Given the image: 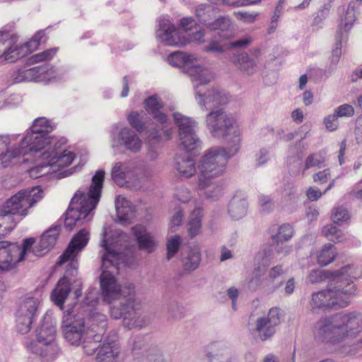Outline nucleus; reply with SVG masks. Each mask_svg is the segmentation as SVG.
<instances>
[{
	"mask_svg": "<svg viewBox=\"0 0 362 362\" xmlns=\"http://www.w3.org/2000/svg\"><path fill=\"white\" fill-rule=\"evenodd\" d=\"M102 246L105 252L102 257L100 286L105 301L112 303L120 300L119 305L111 306L110 314L115 319L123 318L129 328L141 327L145 322L136 312L139 302L136 298V286L134 283L119 284L115 274L119 273L120 265L131 267L135 262V247L132 245L129 237L118 230L110 232L105 228Z\"/></svg>",
	"mask_w": 362,
	"mask_h": 362,
	"instance_id": "nucleus-1",
	"label": "nucleus"
},
{
	"mask_svg": "<svg viewBox=\"0 0 362 362\" xmlns=\"http://www.w3.org/2000/svg\"><path fill=\"white\" fill-rule=\"evenodd\" d=\"M362 276V271L354 265H346L337 272L325 290L314 292L311 295L310 307L313 312L332 308H344L350 302L351 296L356 293V288L351 279Z\"/></svg>",
	"mask_w": 362,
	"mask_h": 362,
	"instance_id": "nucleus-2",
	"label": "nucleus"
},
{
	"mask_svg": "<svg viewBox=\"0 0 362 362\" xmlns=\"http://www.w3.org/2000/svg\"><path fill=\"white\" fill-rule=\"evenodd\" d=\"M234 156L226 146L211 148L200 158L197 187L206 199L216 200L222 195V187L217 178L225 173L228 159Z\"/></svg>",
	"mask_w": 362,
	"mask_h": 362,
	"instance_id": "nucleus-3",
	"label": "nucleus"
},
{
	"mask_svg": "<svg viewBox=\"0 0 362 362\" xmlns=\"http://www.w3.org/2000/svg\"><path fill=\"white\" fill-rule=\"evenodd\" d=\"M205 124L211 137L225 139L230 154L238 153L241 147L242 131L233 115L223 109H212L206 116Z\"/></svg>",
	"mask_w": 362,
	"mask_h": 362,
	"instance_id": "nucleus-4",
	"label": "nucleus"
},
{
	"mask_svg": "<svg viewBox=\"0 0 362 362\" xmlns=\"http://www.w3.org/2000/svg\"><path fill=\"white\" fill-rule=\"evenodd\" d=\"M61 144L59 141L54 142L43 153H38L37 156L41 158L42 163L30 170V177L34 178L42 177L47 173L44 169L48 166L59 170L72 163L76 154L68 149L62 150Z\"/></svg>",
	"mask_w": 362,
	"mask_h": 362,
	"instance_id": "nucleus-5",
	"label": "nucleus"
},
{
	"mask_svg": "<svg viewBox=\"0 0 362 362\" xmlns=\"http://www.w3.org/2000/svg\"><path fill=\"white\" fill-rule=\"evenodd\" d=\"M84 314L74 310H66L63 316L62 328L65 339L72 345H82L87 356L89 354V333L85 325Z\"/></svg>",
	"mask_w": 362,
	"mask_h": 362,
	"instance_id": "nucleus-6",
	"label": "nucleus"
},
{
	"mask_svg": "<svg viewBox=\"0 0 362 362\" xmlns=\"http://www.w3.org/2000/svg\"><path fill=\"white\" fill-rule=\"evenodd\" d=\"M53 129L51 121L45 117L35 119L26 135L22 139L26 151L34 152L37 156L45 147L52 144L54 139L47 136Z\"/></svg>",
	"mask_w": 362,
	"mask_h": 362,
	"instance_id": "nucleus-7",
	"label": "nucleus"
},
{
	"mask_svg": "<svg viewBox=\"0 0 362 362\" xmlns=\"http://www.w3.org/2000/svg\"><path fill=\"white\" fill-rule=\"evenodd\" d=\"M153 170L148 165L135 168L124 163H116L112 167L111 176L113 181L120 187H137V183L144 182L153 176Z\"/></svg>",
	"mask_w": 362,
	"mask_h": 362,
	"instance_id": "nucleus-8",
	"label": "nucleus"
},
{
	"mask_svg": "<svg viewBox=\"0 0 362 362\" xmlns=\"http://www.w3.org/2000/svg\"><path fill=\"white\" fill-rule=\"evenodd\" d=\"M43 197V191L40 187L23 189L13 195L4 204L3 214L18 215L25 217L28 210Z\"/></svg>",
	"mask_w": 362,
	"mask_h": 362,
	"instance_id": "nucleus-9",
	"label": "nucleus"
},
{
	"mask_svg": "<svg viewBox=\"0 0 362 362\" xmlns=\"http://www.w3.org/2000/svg\"><path fill=\"white\" fill-rule=\"evenodd\" d=\"M173 119L178 128L180 149L187 153L195 154L202 147V142L195 134L197 122L179 112L173 114Z\"/></svg>",
	"mask_w": 362,
	"mask_h": 362,
	"instance_id": "nucleus-10",
	"label": "nucleus"
},
{
	"mask_svg": "<svg viewBox=\"0 0 362 362\" xmlns=\"http://www.w3.org/2000/svg\"><path fill=\"white\" fill-rule=\"evenodd\" d=\"M168 62L173 66L178 67L187 73L192 78L193 83H199L208 80L209 69L202 66L198 58L191 54L184 52H175L168 57Z\"/></svg>",
	"mask_w": 362,
	"mask_h": 362,
	"instance_id": "nucleus-11",
	"label": "nucleus"
},
{
	"mask_svg": "<svg viewBox=\"0 0 362 362\" xmlns=\"http://www.w3.org/2000/svg\"><path fill=\"white\" fill-rule=\"evenodd\" d=\"M35 243L33 238H25L22 247L16 243L0 241V270H9L23 261Z\"/></svg>",
	"mask_w": 362,
	"mask_h": 362,
	"instance_id": "nucleus-12",
	"label": "nucleus"
},
{
	"mask_svg": "<svg viewBox=\"0 0 362 362\" xmlns=\"http://www.w3.org/2000/svg\"><path fill=\"white\" fill-rule=\"evenodd\" d=\"M209 77L205 82L194 83L195 90V100L200 108L206 110L209 108L220 109V106L225 105L228 102L226 93L217 88H206V85L212 79L213 76L209 70Z\"/></svg>",
	"mask_w": 362,
	"mask_h": 362,
	"instance_id": "nucleus-13",
	"label": "nucleus"
},
{
	"mask_svg": "<svg viewBox=\"0 0 362 362\" xmlns=\"http://www.w3.org/2000/svg\"><path fill=\"white\" fill-rule=\"evenodd\" d=\"M281 311L278 308L269 310L267 315L257 317L250 323V332L253 337L262 341L271 339L276 332V327L281 322Z\"/></svg>",
	"mask_w": 362,
	"mask_h": 362,
	"instance_id": "nucleus-14",
	"label": "nucleus"
},
{
	"mask_svg": "<svg viewBox=\"0 0 362 362\" xmlns=\"http://www.w3.org/2000/svg\"><path fill=\"white\" fill-rule=\"evenodd\" d=\"M313 332L317 342L336 344L343 341L336 314L320 318L316 322Z\"/></svg>",
	"mask_w": 362,
	"mask_h": 362,
	"instance_id": "nucleus-15",
	"label": "nucleus"
},
{
	"mask_svg": "<svg viewBox=\"0 0 362 362\" xmlns=\"http://www.w3.org/2000/svg\"><path fill=\"white\" fill-rule=\"evenodd\" d=\"M158 28L156 30L157 40L166 46L185 47L190 40L182 36L178 29L165 16L158 20Z\"/></svg>",
	"mask_w": 362,
	"mask_h": 362,
	"instance_id": "nucleus-16",
	"label": "nucleus"
},
{
	"mask_svg": "<svg viewBox=\"0 0 362 362\" xmlns=\"http://www.w3.org/2000/svg\"><path fill=\"white\" fill-rule=\"evenodd\" d=\"M88 243V233L81 230L71 240L66 249L59 257L57 266H61L69 262L66 271L76 270L78 267L77 257Z\"/></svg>",
	"mask_w": 362,
	"mask_h": 362,
	"instance_id": "nucleus-17",
	"label": "nucleus"
},
{
	"mask_svg": "<svg viewBox=\"0 0 362 362\" xmlns=\"http://www.w3.org/2000/svg\"><path fill=\"white\" fill-rule=\"evenodd\" d=\"M90 213V203L86 201L83 197L75 196L71 201L66 213L64 226L67 230H71Z\"/></svg>",
	"mask_w": 362,
	"mask_h": 362,
	"instance_id": "nucleus-18",
	"label": "nucleus"
},
{
	"mask_svg": "<svg viewBox=\"0 0 362 362\" xmlns=\"http://www.w3.org/2000/svg\"><path fill=\"white\" fill-rule=\"evenodd\" d=\"M342 341L349 337H356L362 330L361 313L342 312L336 314Z\"/></svg>",
	"mask_w": 362,
	"mask_h": 362,
	"instance_id": "nucleus-19",
	"label": "nucleus"
},
{
	"mask_svg": "<svg viewBox=\"0 0 362 362\" xmlns=\"http://www.w3.org/2000/svg\"><path fill=\"white\" fill-rule=\"evenodd\" d=\"M38 304V300L32 297L25 298L21 303L16 314V327L18 332L26 334L30 330Z\"/></svg>",
	"mask_w": 362,
	"mask_h": 362,
	"instance_id": "nucleus-20",
	"label": "nucleus"
},
{
	"mask_svg": "<svg viewBox=\"0 0 362 362\" xmlns=\"http://www.w3.org/2000/svg\"><path fill=\"white\" fill-rule=\"evenodd\" d=\"M144 108L159 123L156 127L160 130V136L163 134L168 139L172 134L169 127V121L167 116L161 112L163 103L157 95H153L144 100Z\"/></svg>",
	"mask_w": 362,
	"mask_h": 362,
	"instance_id": "nucleus-21",
	"label": "nucleus"
},
{
	"mask_svg": "<svg viewBox=\"0 0 362 362\" xmlns=\"http://www.w3.org/2000/svg\"><path fill=\"white\" fill-rule=\"evenodd\" d=\"M60 233V226H53L47 230L40 238L39 243L30 249L37 257H42L54 246Z\"/></svg>",
	"mask_w": 362,
	"mask_h": 362,
	"instance_id": "nucleus-22",
	"label": "nucleus"
},
{
	"mask_svg": "<svg viewBox=\"0 0 362 362\" xmlns=\"http://www.w3.org/2000/svg\"><path fill=\"white\" fill-rule=\"evenodd\" d=\"M139 250L146 253H152L157 247L154 236L142 225H136L132 228Z\"/></svg>",
	"mask_w": 362,
	"mask_h": 362,
	"instance_id": "nucleus-23",
	"label": "nucleus"
},
{
	"mask_svg": "<svg viewBox=\"0 0 362 362\" xmlns=\"http://www.w3.org/2000/svg\"><path fill=\"white\" fill-rule=\"evenodd\" d=\"M118 140L127 150L134 153L139 151L141 148L142 141L136 133L129 127H117L116 129Z\"/></svg>",
	"mask_w": 362,
	"mask_h": 362,
	"instance_id": "nucleus-24",
	"label": "nucleus"
},
{
	"mask_svg": "<svg viewBox=\"0 0 362 362\" xmlns=\"http://www.w3.org/2000/svg\"><path fill=\"white\" fill-rule=\"evenodd\" d=\"M128 122L137 131L144 132L149 140H158L160 138V130L154 123L146 126L142 122L141 115L139 112H132L128 116Z\"/></svg>",
	"mask_w": 362,
	"mask_h": 362,
	"instance_id": "nucleus-25",
	"label": "nucleus"
},
{
	"mask_svg": "<svg viewBox=\"0 0 362 362\" xmlns=\"http://www.w3.org/2000/svg\"><path fill=\"white\" fill-rule=\"evenodd\" d=\"M117 221L120 224L129 223L134 217V206L124 197L118 195L115 201Z\"/></svg>",
	"mask_w": 362,
	"mask_h": 362,
	"instance_id": "nucleus-26",
	"label": "nucleus"
},
{
	"mask_svg": "<svg viewBox=\"0 0 362 362\" xmlns=\"http://www.w3.org/2000/svg\"><path fill=\"white\" fill-rule=\"evenodd\" d=\"M120 354L119 345L114 341L104 342L96 350V362H118Z\"/></svg>",
	"mask_w": 362,
	"mask_h": 362,
	"instance_id": "nucleus-27",
	"label": "nucleus"
},
{
	"mask_svg": "<svg viewBox=\"0 0 362 362\" xmlns=\"http://www.w3.org/2000/svg\"><path fill=\"white\" fill-rule=\"evenodd\" d=\"M71 291L70 281L66 276L61 278L51 293V300L55 305L59 306L62 310L64 309L65 300L68 297Z\"/></svg>",
	"mask_w": 362,
	"mask_h": 362,
	"instance_id": "nucleus-28",
	"label": "nucleus"
},
{
	"mask_svg": "<svg viewBox=\"0 0 362 362\" xmlns=\"http://www.w3.org/2000/svg\"><path fill=\"white\" fill-rule=\"evenodd\" d=\"M247 200L240 196H234L228 204V213L233 220H240L245 217L247 212Z\"/></svg>",
	"mask_w": 362,
	"mask_h": 362,
	"instance_id": "nucleus-29",
	"label": "nucleus"
},
{
	"mask_svg": "<svg viewBox=\"0 0 362 362\" xmlns=\"http://www.w3.org/2000/svg\"><path fill=\"white\" fill-rule=\"evenodd\" d=\"M210 351L206 354L209 362H232V356L230 350L220 343L212 344Z\"/></svg>",
	"mask_w": 362,
	"mask_h": 362,
	"instance_id": "nucleus-30",
	"label": "nucleus"
},
{
	"mask_svg": "<svg viewBox=\"0 0 362 362\" xmlns=\"http://www.w3.org/2000/svg\"><path fill=\"white\" fill-rule=\"evenodd\" d=\"M175 168L180 175L185 178L194 176L198 170L195 161L189 156H177L175 158Z\"/></svg>",
	"mask_w": 362,
	"mask_h": 362,
	"instance_id": "nucleus-31",
	"label": "nucleus"
},
{
	"mask_svg": "<svg viewBox=\"0 0 362 362\" xmlns=\"http://www.w3.org/2000/svg\"><path fill=\"white\" fill-rule=\"evenodd\" d=\"M25 145H22V141L19 147L12 151H6L5 153H0V160L4 168L10 166L13 160L20 157L30 156L35 158L37 156L33 151H26L27 148H24Z\"/></svg>",
	"mask_w": 362,
	"mask_h": 362,
	"instance_id": "nucleus-32",
	"label": "nucleus"
},
{
	"mask_svg": "<svg viewBox=\"0 0 362 362\" xmlns=\"http://www.w3.org/2000/svg\"><path fill=\"white\" fill-rule=\"evenodd\" d=\"M358 8L357 2H351L344 14L341 16L339 24V31L337 32V37H343V32H348L353 26L356 16V10Z\"/></svg>",
	"mask_w": 362,
	"mask_h": 362,
	"instance_id": "nucleus-33",
	"label": "nucleus"
},
{
	"mask_svg": "<svg viewBox=\"0 0 362 362\" xmlns=\"http://www.w3.org/2000/svg\"><path fill=\"white\" fill-rule=\"evenodd\" d=\"M232 37V33H218V36L211 38L208 45L204 46L202 50L209 53H223L228 50V43H222L223 41L229 40Z\"/></svg>",
	"mask_w": 362,
	"mask_h": 362,
	"instance_id": "nucleus-34",
	"label": "nucleus"
},
{
	"mask_svg": "<svg viewBox=\"0 0 362 362\" xmlns=\"http://www.w3.org/2000/svg\"><path fill=\"white\" fill-rule=\"evenodd\" d=\"M201 260V253L198 247H189L182 253V266L185 271L192 272L198 268Z\"/></svg>",
	"mask_w": 362,
	"mask_h": 362,
	"instance_id": "nucleus-35",
	"label": "nucleus"
},
{
	"mask_svg": "<svg viewBox=\"0 0 362 362\" xmlns=\"http://www.w3.org/2000/svg\"><path fill=\"white\" fill-rule=\"evenodd\" d=\"M17 41L18 37L16 36V41L11 46H6V49L4 50V61L12 63L30 52L25 44L17 45Z\"/></svg>",
	"mask_w": 362,
	"mask_h": 362,
	"instance_id": "nucleus-36",
	"label": "nucleus"
},
{
	"mask_svg": "<svg viewBox=\"0 0 362 362\" xmlns=\"http://www.w3.org/2000/svg\"><path fill=\"white\" fill-rule=\"evenodd\" d=\"M233 62L240 71L247 75H252L257 70L255 61L247 53L238 54Z\"/></svg>",
	"mask_w": 362,
	"mask_h": 362,
	"instance_id": "nucleus-37",
	"label": "nucleus"
},
{
	"mask_svg": "<svg viewBox=\"0 0 362 362\" xmlns=\"http://www.w3.org/2000/svg\"><path fill=\"white\" fill-rule=\"evenodd\" d=\"M271 238L275 244L288 241L293 235V229L289 224L274 226L271 228Z\"/></svg>",
	"mask_w": 362,
	"mask_h": 362,
	"instance_id": "nucleus-38",
	"label": "nucleus"
},
{
	"mask_svg": "<svg viewBox=\"0 0 362 362\" xmlns=\"http://www.w3.org/2000/svg\"><path fill=\"white\" fill-rule=\"evenodd\" d=\"M218 10L211 4H200L196 8V16L199 21L208 28V23L218 16Z\"/></svg>",
	"mask_w": 362,
	"mask_h": 362,
	"instance_id": "nucleus-39",
	"label": "nucleus"
},
{
	"mask_svg": "<svg viewBox=\"0 0 362 362\" xmlns=\"http://www.w3.org/2000/svg\"><path fill=\"white\" fill-rule=\"evenodd\" d=\"M105 171L98 170L92 177V211L97 206L101 197Z\"/></svg>",
	"mask_w": 362,
	"mask_h": 362,
	"instance_id": "nucleus-40",
	"label": "nucleus"
},
{
	"mask_svg": "<svg viewBox=\"0 0 362 362\" xmlns=\"http://www.w3.org/2000/svg\"><path fill=\"white\" fill-rule=\"evenodd\" d=\"M284 274L283 267L280 264L272 267L268 272L265 281V287L270 291H274L282 284V281H278Z\"/></svg>",
	"mask_w": 362,
	"mask_h": 362,
	"instance_id": "nucleus-41",
	"label": "nucleus"
},
{
	"mask_svg": "<svg viewBox=\"0 0 362 362\" xmlns=\"http://www.w3.org/2000/svg\"><path fill=\"white\" fill-rule=\"evenodd\" d=\"M337 255L336 247L332 244H326L317 252V263L321 266H327L334 260Z\"/></svg>",
	"mask_w": 362,
	"mask_h": 362,
	"instance_id": "nucleus-42",
	"label": "nucleus"
},
{
	"mask_svg": "<svg viewBox=\"0 0 362 362\" xmlns=\"http://www.w3.org/2000/svg\"><path fill=\"white\" fill-rule=\"evenodd\" d=\"M202 210L197 207L190 214L187 223L189 235L193 238L199 235L202 229Z\"/></svg>",
	"mask_w": 362,
	"mask_h": 362,
	"instance_id": "nucleus-43",
	"label": "nucleus"
},
{
	"mask_svg": "<svg viewBox=\"0 0 362 362\" xmlns=\"http://www.w3.org/2000/svg\"><path fill=\"white\" fill-rule=\"evenodd\" d=\"M107 327V317L105 315L96 313H92V333L96 332L93 336L94 340L99 341L101 336L105 332Z\"/></svg>",
	"mask_w": 362,
	"mask_h": 362,
	"instance_id": "nucleus-44",
	"label": "nucleus"
},
{
	"mask_svg": "<svg viewBox=\"0 0 362 362\" xmlns=\"http://www.w3.org/2000/svg\"><path fill=\"white\" fill-rule=\"evenodd\" d=\"M56 329L52 326H42L37 329V339L40 344L51 345L55 339Z\"/></svg>",
	"mask_w": 362,
	"mask_h": 362,
	"instance_id": "nucleus-45",
	"label": "nucleus"
},
{
	"mask_svg": "<svg viewBox=\"0 0 362 362\" xmlns=\"http://www.w3.org/2000/svg\"><path fill=\"white\" fill-rule=\"evenodd\" d=\"M232 23L228 16L216 17L210 23L208 28L211 30H219L221 34L231 33Z\"/></svg>",
	"mask_w": 362,
	"mask_h": 362,
	"instance_id": "nucleus-46",
	"label": "nucleus"
},
{
	"mask_svg": "<svg viewBox=\"0 0 362 362\" xmlns=\"http://www.w3.org/2000/svg\"><path fill=\"white\" fill-rule=\"evenodd\" d=\"M59 49V47H52L36 53L28 58V64H35L41 62H48L57 55Z\"/></svg>",
	"mask_w": 362,
	"mask_h": 362,
	"instance_id": "nucleus-47",
	"label": "nucleus"
},
{
	"mask_svg": "<svg viewBox=\"0 0 362 362\" xmlns=\"http://www.w3.org/2000/svg\"><path fill=\"white\" fill-rule=\"evenodd\" d=\"M339 270L331 272L329 271L322 269H313L310 271L308 276V279L310 283L313 284H320L329 279V282L332 281L334 274L339 272Z\"/></svg>",
	"mask_w": 362,
	"mask_h": 362,
	"instance_id": "nucleus-48",
	"label": "nucleus"
},
{
	"mask_svg": "<svg viewBox=\"0 0 362 362\" xmlns=\"http://www.w3.org/2000/svg\"><path fill=\"white\" fill-rule=\"evenodd\" d=\"M40 70V66L21 69L16 73L14 81L16 83L33 81L38 77Z\"/></svg>",
	"mask_w": 362,
	"mask_h": 362,
	"instance_id": "nucleus-49",
	"label": "nucleus"
},
{
	"mask_svg": "<svg viewBox=\"0 0 362 362\" xmlns=\"http://www.w3.org/2000/svg\"><path fill=\"white\" fill-rule=\"evenodd\" d=\"M16 40V35L11 30H0V59L4 61V50L6 46H11Z\"/></svg>",
	"mask_w": 362,
	"mask_h": 362,
	"instance_id": "nucleus-50",
	"label": "nucleus"
},
{
	"mask_svg": "<svg viewBox=\"0 0 362 362\" xmlns=\"http://www.w3.org/2000/svg\"><path fill=\"white\" fill-rule=\"evenodd\" d=\"M322 233L328 240L333 242L341 243L345 240L342 231L333 225L324 226Z\"/></svg>",
	"mask_w": 362,
	"mask_h": 362,
	"instance_id": "nucleus-51",
	"label": "nucleus"
},
{
	"mask_svg": "<svg viewBox=\"0 0 362 362\" xmlns=\"http://www.w3.org/2000/svg\"><path fill=\"white\" fill-rule=\"evenodd\" d=\"M16 223L9 214H0V236L10 233L16 227Z\"/></svg>",
	"mask_w": 362,
	"mask_h": 362,
	"instance_id": "nucleus-52",
	"label": "nucleus"
},
{
	"mask_svg": "<svg viewBox=\"0 0 362 362\" xmlns=\"http://www.w3.org/2000/svg\"><path fill=\"white\" fill-rule=\"evenodd\" d=\"M47 36L45 33V30H40L35 33V34L32 37V38L25 43L26 47L28 49V51L33 52L36 50L41 42H45L47 40Z\"/></svg>",
	"mask_w": 362,
	"mask_h": 362,
	"instance_id": "nucleus-53",
	"label": "nucleus"
},
{
	"mask_svg": "<svg viewBox=\"0 0 362 362\" xmlns=\"http://www.w3.org/2000/svg\"><path fill=\"white\" fill-rule=\"evenodd\" d=\"M182 239L179 235H173L167 241V259L170 260L177 252L181 245Z\"/></svg>",
	"mask_w": 362,
	"mask_h": 362,
	"instance_id": "nucleus-54",
	"label": "nucleus"
},
{
	"mask_svg": "<svg viewBox=\"0 0 362 362\" xmlns=\"http://www.w3.org/2000/svg\"><path fill=\"white\" fill-rule=\"evenodd\" d=\"M265 267H258L252 273V277L248 283L250 290L256 291L262 284V276L264 275Z\"/></svg>",
	"mask_w": 362,
	"mask_h": 362,
	"instance_id": "nucleus-55",
	"label": "nucleus"
},
{
	"mask_svg": "<svg viewBox=\"0 0 362 362\" xmlns=\"http://www.w3.org/2000/svg\"><path fill=\"white\" fill-rule=\"evenodd\" d=\"M325 160V158L322 156L321 153H313L309 155L305 161V168L303 169V173L310 168H322L323 166Z\"/></svg>",
	"mask_w": 362,
	"mask_h": 362,
	"instance_id": "nucleus-56",
	"label": "nucleus"
},
{
	"mask_svg": "<svg viewBox=\"0 0 362 362\" xmlns=\"http://www.w3.org/2000/svg\"><path fill=\"white\" fill-rule=\"evenodd\" d=\"M331 218L334 223L342 224L350 218V216L345 208L336 207L333 210Z\"/></svg>",
	"mask_w": 362,
	"mask_h": 362,
	"instance_id": "nucleus-57",
	"label": "nucleus"
},
{
	"mask_svg": "<svg viewBox=\"0 0 362 362\" xmlns=\"http://www.w3.org/2000/svg\"><path fill=\"white\" fill-rule=\"evenodd\" d=\"M334 112L339 117H351L354 115V108L349 104H343L334 109Z\"/></svg>",
	"mask_w": 362,
	"mask_h": 362,
	"instance_id": "nucleus-58",
	"label": "nucleus"
},
{
	"mask_svg": "<svg viewBox=\"0 0 362 362\" xmlns=\"http://www.w3.org/2000/svg\"><path fill=\"white\" fill-rule=\"evenodd\" d=\"M234 15L238 20L241 21L243 23H252L256 21L259 13L257 12L249 13L245 11H238L235 12Z\"/></svg>",
	"mask_w": 362,
	"mask_h": 362,
	"instance_id": "nucleus-59",
	"label": "nucleus"
},
{
	"mask_svg": "<svg viewBox=\"0 0 362 362\" xmlns=\"http://www.w3.org/2000/svg\"><path fill=\"white\" fill-rule=\"evenodd\" d=\"M338 119L339 117L334 112L326 116L323 119V123L326 129L329 132L336 131L339 127Z\"/></svg>",
	"mask_w": 362,
	"mask_h": 362,
	"instance_id": "nucleus-60",
	"label": "nucleus"
},
{
	"mask_svg": "<svg viewBox=\"0 0 362 362\" xmlns=\"http://www.w3.org/2000/svg\"><path fill=\"white\" fill-rule=\"evenodd\" d=\"M253 41V38L250 35H246L243 38H240L236 41L228 42V50L234 48H245L247 47Z\"/></svg>",
	"mask_w": 362,
	"mask_h": 362,
	"instance_id": "nucleus-61",
	"label": "nucleus"
},
{
	"mask_svg": "<svg viewBox=\"0 0 362 362\" xmlns=\"http://www.w3.org/2000/svg\"><path fill=\"white\" fill-rule=\"evenodd\" d=\"M343 37H340V35L337 37V42L335 47L332 50L331 54V62L332 64H337L341 55V40Z\"/></svg>",
	"mask_w": 362,
	"mask_h": 362,
	"instance_id": "nucleus-62",
	"label": "nucleus"
},
{
	"mask_svg": "<svg viewBox=\"0 0 362 362\" xmlns=\"http://www.w3.org/2000/svg\"><path fill=\"white\" fill-rule=\"evenodd\" d=\"M269 159V151L265 148H261L255 156L256 163L258 166H262L266 164Z\"/></svg>",
	"mask_w": 362,
	"mask_h": 362,
	"instance_id": "nucleus-63",
	"label": "nucleus"
},
{
	"mask_svg": "<svg viewBox=\"0 0 362 362\" xmlns=\"http://www.w3.org/2000/svg\"><path fill=\"white\" fill-rule=\"evenodd\" d=\"M194 29V31L192 30V31L188 34L189 36L190 37L191 40L198 44L204 43L205 41L204 30L200 28H198L197 26H196Z\"/></svg>",
	"mask_w": 362,
	"mask_h": 362,
	"instance_id": "nucleus-64",
	"label": "nucleus"
}]
</instances>
